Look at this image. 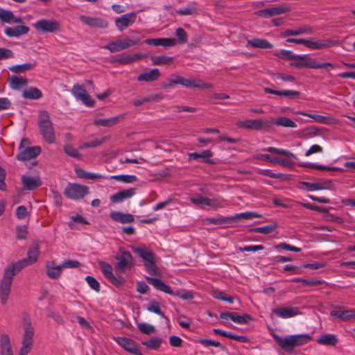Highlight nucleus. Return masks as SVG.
<instances>
[{
	"instance_id": "nucleus-29",
	"label": "nucleus",
	"mask_w": 355,
	"mask_h": 355,
	"mask_svg": "<svg viewBox=\"0 0 355 355\" xmlns=\"http://www.w3.org/2000/svg\"><path fill=\"white\" fill-rule=\"evenodd\" d=\"M46 273L47 276L53 279H56L61 275L62 267L60 265H55L54 261H48L46 263Z\"/></svg>"
},
{
	"instance_id": "nucleus-38",
	"label": "nucleus",
	"mask_w": 355,
	"mask_h": 355,
	"mask_svg": "<svg viewBox=\"0 0 355 355\" xmlns=\"http://www.w3.org/2000/svg\"><path fill=\"white\" fill-rule=\"evenodd\" d=\"M42 96V92L36 87L27 88L22 92V97L25 99H39Z\"/></svg>"
},
{
	"instance_id": "nucleus-42",
	"label": "nucleus",
	"mask_w": 355,
	"mask_h": 355,
	"mask_svg": "<svg viewBox=\"0 0 355 355\" xmlns=\"http://www.w3.org/2000/svg\"><path fill=\"white\" fill-rule=\"evenodd\" d=\"M274 123L277 126H282L284 128H295L297 127V124L293 120L284 116L277 117Z\"/></svg>"
},
{
	"instance_id": "nucleus-59",
	"label": "nucleus",
	"mask_w": 355,
	"mask_h": 355,
	"mask_svg": "<svg viewBox=\"0 0 355 355\" xmlns=\"http://www.w3.org/2000/svg\"><path fill=\"white\" fill-rule=\"evenodd\" d=\"M198 343L201 345L205 346V347H209V346H214L216 347H221L223 349H225L223 346L221 345V344L218 342L213 340L209 339H200L198 340Z\"/></svg>"
},
{
	"instance_id": "nucleus-10",
	"label": "nucleus",
	"mask_w": 355,
	"mask_h": 355,
	"mask_svg": "<svg viewBox=\"0 0 355 355\" xmlns=\"http://www.w3.org/2000/svg\"><path fill=\"white\" fill-rule=\"evenodd\" d=\"M33 26L42 33H55L60 30L61 24L56 20L41 19L33 24Z\"/></svg>"
},
{
	"instance_id": "nucleus-27",
	"label": "nucleus",
	"mask_w": 355,
	"mask_h": 355,
	"mask_svg": "<svg viewBox=\"0 0 355 355\" xmlns=\"http://www.w3.org/2000/svg\"><path fill=\"white\" fill-rule=\"evenodd\" d=\"M40 254L39 243L37 241H34L30 246L27 257L24 259L26 263L31 266L37 261Z\"/></svg>"
},
{
	"instance_id": "nucleus-64",
	"label": "nucleus",
	"mask_w": 355,
	"mask_h": 355,
	"mask_svg": "<svg viewBox=\"0 0 355 355\" xmlns=\"http://www.w3.org/2000/svg\"><path fill=\"white\" fill-rule=\"evenodd\" d=\"M176 35L180 44H185L187 42V34L182 28H178L176 30Z\"/></svg>"
},
{
	"instance_id": "nucleus-24",
	"label": "nucleus",
	"mask_w": 355,
	"mask_h": 355,
	"mask_svg": "<svg viewBox=\"0 0 355 355\" xmlns=\"http://www.w3.org/2000/svg\"><path fill=\"white\" fill-rule=\"evenodd\" d=\"M181 85L189 88L198 89H210L213 87L212 85L204 83L202 80L188 79L184 77H182Z\"/></svg>"
},
{
	"instance_id": "nucleus-25",
	"label": "nucleus",
	"mask_w": 355,
	"mask_h": 355,
	"mask_svg": "<svg viewBox=\"0 0 355 355\" xmlns=\"http://www.w3.org/2000/svg\"><path fill=\"white\" fill-rule=\"evenodd\" d=\"M125 116V114H122L107 119H97L94 121V124L96 126L112 127L123 120Z\"/></svg>"
},
{
	"instance_id": "nucleus-21",
	"label": "nucleus",
	"mask_w": 355,
	"mask_h": 355,
	"mask_svg": "<svg viewBox=\"0 0 355 355\" xmlns=\"http://www.w3.org/2000/svg\"><path fill=\"white\" fill-rule=\"evenodd\" d=\"M272 337L279 346L287 352H292L295 348L293 338L291 336H288L286 338H282L281 336L273 334Z\"/></svg>"
},
{
	"instance_id": "nucleus-35",
	"label": "nucleus",
	"mask_w": 355,
	"mask_h": 355,
	"mask_svg": "<svg viewBox=\"0 0 355 355\" xmlns=\"http://www.w3.org/2000/svg\"><path fill=\"white\" fill-rule=\"evenodd\" d=\"M1 355H13L10 338L8 335L2 334L0 338Z\"/></svg>"
},
{
	"instance_id": "nucleus-7",
	"label": "nucleus",
	"mask_w": 355,
	"mask_h": 355,
	"mask_svg": "<svg viewBox=\"0 0 355 355\" xmlns=\"http://www.w3.org/2000/svg\"><path fill=\"white\" fill-rule=\"evenodd\" d=\"M139 42L138 38L116 39L107 43L103 48L109 50L111 53H116L137 45Z\"/></svg>"
},
{
	"instance_id": "nucleus-3",
	"label": "nucleus",
	"mask_w": 355,
	"mask_h": 355,
	"mask_svg": "<svg viewBox=\"0 0 355 355\" xmlns=\"http://www.w3.org/2000/svg\"><path fill=\"white\" fill-rule=\"evenodd\" d=\"M37 123L43 139L49 144L55 143V130L47 111L42 110L40 112Z\"/></svg>"
},
{
	"instance_id": "nucleus-56",
	"label": "nucleus",
	"mask_w": 355,
	"mask_h": 355,
	"mask_svg": "<svg viewBox=\"0 0 355 355\" xmlns=\"http://www.w3.org/2000/svg\"><path fill=\"white\" fill-rule=\"evenodd\" d=\"M293 282H301L306 286H313L320 285L323 283L321 280L304 279L302 278H295L292 280Z\"/></svg>"
},
{
	"instance_id": "nucleus-5",
	"label": "nucleus",
	"mask_w": 355,
	"mask_h": 355,
	"mask_svg": "<svg viewBox=\"0 0 355 355\" xmlns=\"http://www.w3.org/2000/svg\"><path fill=\"white\" fill-rule=\"evenodd\" d=\"M302 58L293 59L294 61L291 62L290 65L296 68H309V69H324L327 71L332 70L334 68V65L331 62H317L315 61L309 55H298Z\"/></svg>"
},
{
	"instance_id": "nucleus-28",
	"label": "nucleus",
	"mask_w": 355,
	"mask_h": 355,
	"mask_svg": "<svg viewBox=\"0 0 355 355\" xmlns=\"http://www.w3.org/2000/svg\"><path fill=\"white\" fill-rule=\"evenodd\" d=\"M263 91L266 94H272L277 96H282L288 98V99H295L300 95V92L293 90H275L269 87H265Z\"/></svg>"
},
{
	"instance_id": "nucleus-17",
	"label": "nucleus",
	"mask_w": 355,
	"mask_h": 355,
	"mask_svg": "<svg viewBox=\"0 0 355 355\" xmlns=\"http://www.w3.org/2000/svg\"><path fill=\"white\" fill-rule=\"evenodd\" d=\"M137 18V14L135 12L125 14L115 19V24L119 31H123L130 26L132 25Z\"/></svg>"
},
{
	"instance_id": "nucleus-63",
	"label": "nucleus",
	"mask_w": 355,
	"mask_h": 355,
	"mask_svg": "<svg viewBox=\"0 0 355 355\" xmlns=\"http://www.w3.org/2000/svg\"><path fill=\"white\" fill-rule=\"evenodd\" d=\"M100 265L101 266V270H102V272H103V275L107 279L110 277H111L112 275H114L113 272H112V267L111 266L110 264L105 263V262H101L100 263Z\"/></svg>"
},
{
	"instance_id": "nucleus-51",
	"label": "nucleus",
	"mask_w": 355,
	"mask_h": 355,
	"mask_svg": "<svg viewBox=\"0 0 355 355\" xmlns=\"http://www.w3.org/2000/svg\"><path fill=\"white\" fill-rule=\"evenodd\" d=\"M138 329L144 334L150 335L155 332L154 326L147 323H138Z\"/></svg>"
},
{
	"instance_id": "nucleus-6",
	"label": "nucleus",
	"mask_w": 355,
	"mask_h": 355,
	"mask_svg": "<svg viewBox=\"0 0 355 355\" xmlns=\"http://www.w3.org/2000/svg\"><path fill=\"white\" fill-rule=\"evenodd\" d=\"M30 141L27 138H23L19 146V153L17 155V159L19 161L30 160L36 157L41 152L39 146H30Z\"/></svg>"
},
{
	"instance_id": "nucleus-49",
	"label": "nucleus",
	"mask_w": 355,
	"mask_h": 355,
	"mask_svg": "<svg viewBox=\"0 0 355 355\" xmlns=\"http://www.w3.org/2000/svg\"><path fill=\"white\" fill-rule=\"evenodd\" d=\"M110 180H115L125 183H132L137 180L135 175H116L110 178Z\"/></svg>"
},
{
	"instance_id": "nucleus-36",
	"label": "nucleus",
	"mask_w": 355,
	"mask_h": 355,
	"mask_svg": "<svg viewBox=\"0 0 355 355\" xmlns=\"http://www.w3.org/2000/svg\"><path fill=\"white\" fill-rule=\"evenodd\" d=\"M28 31L29 28L26 26L8 27L5 29V33L9 37H19L26 34Z\"/></svg>"
},
{
	"instance_id": "nucleus-11",
	"label": "nucleus",
	"mask_w": 355,
	"mask_h": 355,
	"mask_svg": "<svg viewBox=\"0 0 355 355\" xmlns=\"http://www.w3.org/2000/svg\"><path fill=\"white\" fill-rule=\"evenodd\" d=\"M272 124V122L262 119H249L246 121H240L236 123V125L239 128L254 130L268 129L270 128Z\"/></svg>"
},
{
	"instance_id": "nucleus-33",
	"label": "nucleus",
	"mask_w": 355,
	"mask_h": 355,
	"mask_svg": "<svg viewBox=\"0 0 355 355\" xmlns=\"http://www.w3.org/2000/svg\"><path fill=\"white\" fill-rule=\"evenodd\" d=\"M330 315L340 320H347L355 318V310H334L330 312Z\"/></svg>"
},
{
	"instance_id": "nucleus-46",
	"label": "nucleus",
	"mask_w": 355,
	"mask_h": 355,
	"mask_svg": "<svg viewBox=\"0 0 355 355\" xmlns=\"http://www.w3.org/2000/svg\"><path fill=\"white\" fill-rule=\"evenodd\" d=\"M34 66L35 64L32 63H25L23 64L11 66L9 67V69L14 73H20L31 69Z\"/></svg>"
},
{
	"instance_id": "nucleus-55",
	"label": "nucleus",
	"mask_w": 355,
	"mask_h": 355,
	"mask_svg": "<svg viewBox=\"0 0 355 355\" xmlns=\"http://www.w3.org/2000/svg\"><path fill=\"white\" fill-rule=\"evenodd\" d=\"M260 216H261V215L256 212L247 211V212H244V213L236 214L234 216H231V218H234V222L236 220V219H238V218L251 219L253 218H259Z\"/></svg>"
},
{
	"instance_id": "nucleus-22",
	"label": "nucleus",
	"mask_w": 355,
	"mask_h": 355,
	"mask_svg": "<svg viewBox=\"0 0 355 355\" xmlns=\"http://www.w3.org/2000/svg\"><path fill=\"white\" fill-rule=\"evenodd\" d=\"M21 183L26 190H33L42 185V180L39 175H22Z\"/></svg>"
},
{
	"instance_id": "nucleus-23",
	"label": "nucleus",
	"mask_w": 355,
	"mask_h": 355,
	"mask_svg": "<svg viewBox=\"0 0 355 355\" xmlns=\"http://www.w3.org/2000/svg\"><path fill=\"white\" fill-rule=\"evenodd\" d=\"M136 193V189L130 188L128 189L121 190L110 196V200L113 203H118L123 202L125 200L132 198Z\"/></svg>"
},
{
	"instance_id": "nucleus-53",
	"label": "nucleus",
	"mask_w": 355,
	"mask_h": 355,
	"mask_svg": "<svg viewBox=\"0 0 355 355\" xmlns=\"http://www.w3.org/2000/svg\"><path fill=\"white\" fill-rule=\"evenodd\" d=\"M64 152L68 155L73 158L80 159L81 155L78 152V150L74 148L70 144H65L63 148Z\"/></svg>"
},
{
	"instance_id": "nucleus-58",
	"label": "nucleus",
	"mask_w": 355,
	"mask_h": 355,
	"mask_svg": "<svg viewBox=\"0 0 355 355\" xmlns=\"http://www.w3.org/2000/svg\"><path fill=\"white\" fill-rule=\"evenodd\" d=\"M0 19L3 22L11 23L14 15L11 11L0 9Z\"/></svg>"
},
{
	"instance_id": "nucleus-2",
	"label": "nucleus",
	"mask_w": 355,
	"mask_h": 355,
	"mask_svg": "<svg viewBox=\"0 0 355 355\" xmlns=\"http://www.w3.org/2000/svg\"><path fill=\"white\" fill-rule=\"evenodd\" d=\"M22 327L24 330L22 345L18 355H27L33 348L34 336V328L27 313H24L23 316Z\"/></svg>"
},
{
	"instance_id": "nucleus-26",
	"label": "nucleus",
	"mask_w": 355,
	"mask_h": 355,
	"mask_svg": "<svg viewBox=\"0 0 355 355\" xmlns=\"http://www.w3.org/2000/svg\"><path fill=\"white\" fill-rule=\"evenodd\" d=\"M272 313L282 318H292L300 313L298 308L297 307H278L272 309Z\"/></svg>"
},
{
	"instance_id": "nucleus-40",
	"label": "nucleus",
	"mask_w": 355,
	"mask_h": 355,
	"mask_svg": "<svg viewBox=\"0 0 355 355\" xmlns=\"http://www.w3.org/2000/svg\"><path fill=\"white\" fill-rule=\"evenodd\" d=\"M147 310L150 312L155 313L163 318H165L167 321L168 318L160 310V303L155 300H150L149 304L146 307Z\"/></svg>"
},
{
	"instance_id": "nucleus-34",
	"label": "nucleus",
	"mask_w": 355,
	"mask_h": 355,
	"mask_svg": "<svg viewBox=\"0 0 355 355\" xmlns=\"http://www.w3.org/2000/svg\"><path fill=\"white\" fill-rule=\"evenodd\" d=\"M110 218L116 222L121 223H128L134 221V217L130 214H123L119 211H112L110 213Z\"/></svg>"
},
{
	"instance_id": "nucleus-32",
	"label": "nucleus",
	"mask_w": 355,
	"mask_h": 355,
	"mask_svg": "<svg viewBox=\"0 0 355 355\" xmlns=\"http://www.w3.org/2000/svg\"><path fill=\"white\" fill-rule=\"evenodd\" d=\"M145 43L148 45L173 46L176 40L173 38H151L146 40Z\"/></svg>"
},
{
	"instance_id": "nucleus-44",
	"label": "nucleus",
	"mask_w": 355,
	"mask_h": 355,
	"mask_svg": "<svg viewBox=\"0 0 355 355\" xmlns=\"http://www.w3.org/2000/svg\"><path fill=\"white\" fill-rule=\"evenodd\" d=\"M76 173L78 178L87 180H94L96 178H103V176L101 174L89 173L81 168L76 169Z\"/></svg>"
},
{
	"instance_id": "nucleus-52",
	"label": "nucleus",
	"mask_w": 355,
	"mask_h": 355,
	"mask_svg": "<svg viewBox=\"0 0 355 355\" xmlns=\"http://www.w3.org/2000/svg\"><path fill=\"white\" fill-rule=\"evenodd\" d=\"M182 79V76L173 75L171 78L168 79L167 80V82L164 83L162 84V87L164 89H166L168 87H173L175 85H178V84L181 85Z\"/></svg>"
},
{
	"instance_id": "nucleus-14",
	"label": "nucleus",
	"mask_w": 355,
	"mask_h": 355,
	"mask_svg": "<svg viewBox=\"0 0 355 355\" xmlns=\"http://www.w3.org/2000/svg\"><path fill=\"white\" fill-rule=\"evenodd\" d=\"M146 280L148 284L153 285L157 290H159L169 295H176L180 297V295H182V293L180 291L173 292L169 286L166 285L163 281L159 279L146 277Z\"/></svg>"
},
{
	"instance_id": "nucleus-13",
	"label": "nucleus",
	"mask_w": 355,
	"mask_h": 355,
	"mask_svg": "<svg viewBox=\"0 0 355 355\" xmlns=\"http://www.w3.org/2000/svg\"><path fill=\"white\" fill-rule=\"evenodd\" d=\"M291 11V8L286 5L271 7L257 11L256 14L266 18L279 15Z\"/></svg>"
},
{
	"instance_id": "nucleus-50",
	"label": "nucleus",
	"mask_w": 355,
	"mask_h": 355,
	"mask_svg": "<svg viewBox=\"0 0 355 355\" xmlns=\"http://www.w3.org/2000/svg\"><path fill=\"white\" fill-rule=\"evenodd\" d=\"M266 151L269 152V153H276L278 155H284L286 157H292L294 159L297 158V157L293 153H292L291 152H290L287 150L279 149V148H277L275 147H268L266 149Z\"/></svg>"
},
{
	"instance_id": "nucleus-20",
	"label": "nucleus",
	"mask_w": 355,
	"mask_h": 355,
	"mask_svg": "<svg viewBox=\"0 0 355 355\" xmlns=\"http://www.w3.org/2000/svg\"><path fill=\"white\" fill-rule=\"evenodd\" d=\"M220 318L221 319H231L236 323L240 324H245L248 323V321L252 320V317L249 314H244L243 315H239L236 312H222L220 314Z\"/></svg>"
},
{
	"instance_id": "nucleus-60",
	"label": "nucleus",
	"mask_w": 355,
	"mask_h": 355,
	"mask_svg": "<svg viewBox=\"0 0 355 355\" xmlns=\"http://www.w3.org/2000/svg\"><path fill=\"white\" fill-rule=\"evenodd\" d=\"M196 8L194 6H189L184 8L179 9L175 12L180 15H191L196 13Z\"/></svg>"
},
{
	"instance_id": "nucleus-19",
	"label": "nucleus",
	"mask_w": 355,
	"mask_h": 355,
	"mask_svg": "<svg viewBox=\"0 0 355 355\" xmlns=\"http://www.w3.org/2000/svg\"><path fill=\"white\" fill-rule=\"evenodd\" d=\"M338 42L337 41L331 40H315L314 38L311 37L308 39L307 46L311 49H327L333 46H337Z\"/></svg>"
},
{
	"instance_id": "nucleus-15",
	"label": "nucleus",
	"mask_w": 355,
	"mask_h": 355,
	"mask_svg": "<svg viewBox=\"0 0 355 355\" xmlns=\"http://www.w3.org/2000/svg\"><path fill=\"white\" fill-rule=\"evenodd\" d=\"M71 92L76 99L82 101L84 104L87 106H93L94 101H93L90 96L87 94L83 86L80 85H73Z\"/></svg>"
},
{
	"instance_id": "nucleus-4",
	"label": "nucleus",
	"mask_w": 355,
	"mask_h": 355,
	"mask_svg": "<svg viewBox=\"0 0 355 355\" xmlns=\"http://www.w3.org/2000/svg\"><path fill=\"white\" fill-rule=\"evenodd\" d=\"M134 252H135L144 261V265L151 275L158 276L159 272L155 262V256L151 250L146 246H131Z\"/></svg>"
},
{
	"instance_id": "nucleus-37",
	"label": "nucleus",
	"mask_w": 355,
	"mask_h": 355,
	"mask_svg": "<svg viewBox=\"0 0 355 355\" xmlns=\"http://www.w3.org/2000/svg\"><path fill=\"white\" fill-rule=\"evenodd\" d=\"M247 46L259 49H271L273 45L265 39L253 38L247 41Z\"/></svg>"
},
{
	"instance_id": "nucleus-12",
	"label": "nucleus",
	"mask_w": 355,
	"mask_h": 355,
	"mask_svg": "<svg viewBox=\"0 0 355 355\" xmlns=\"http://www.w3.org/2000/svg\"><path fill=\"white\" fill-rule=\"evenodd\" d=\"M79 19L92 28H106L108 26L107 21L101 17L80 15Z\"/></svg>"
},
{
	"instance_id": "nucleus-31",
	"label": "nucleus",
	"mask_w": 355,
	"mask_h": 355,
	"mask_svg": "<svg viewBox=\"0 0 355 355\" xmlns=\"http://www.w3.org/2000/svg\"><path fill=\"white\" fill-rule=\"evenodd\" d=\"M161 76L158 69H152L141 73L137 77V80L145 82H153L157 80Z\"/></svg>"
},
{
	"instance_id": "nucleus-30",
	"label": "nucleus",
	"mask_w": 355,
	"mask_h": 355,
	"mask_svg": "<svg viewBox=\"0 0 355 355\" xmlns=\"http://www.w3.org/2000/svg\"><path fill=\"white\" fill-rule=\"evenodd\" d=\"M316 342L321 345L335 347L338 343V339L335 334H325L320 336Z\"/></svg>"
},
{
	"instance_id": "nucleus-43",
	"label": "nucleus",
	"mask_w": 355,
	"mask_h": 355,
	"mask_svg": "<svg viewBox=\"0 0 355 355\" xmlns=\"http://www.w3.org/2000/svg\"><path fill=\"white\" fill-rule=\"evenodd\" d=\"M162 340L159 337H153L146 341L141 343V344L146 346L149 349H157L159 348L162 344Z\"/></svg>"
},
{
	"instance_id": "nucleus-47",
	"label": "nucleus",
	"mask_w": 355,
	"mask_h": 355,
	"mask_svg": "<svg viewBox=\"0 0 355 355\" xmlns=\"http://www.w3.org/2000/svg\"><path fill=\"white\" fill-rule=\"evenodd\" d=\"M154 65H164L172 62L173 58L166 55L152 56L150 58Z\"/></svg>"
},
{
	"instance_id": "nucleus-62",
	"label": "nucleus",
	"mask_w": 355,
	"mask_h": 355,
	"mask_svg": "<svg viewBox=\"0 0 355 355\" xmlns=\"http://www.w3.org/2000/svg\"><path fill=\"white\" fill-rule=\"evenodd\" d=\"M85 280L93 290L96 292L100 291V284L95 278L92 276H87Z\"/></svg>"
},
{
	"instance_id": "nucleus-54",
	"label": "nucleus",
	"mask_w": 355,
	"mask_h": 355,
	"mask_svg": "<svg viewBox=\"0 0 355 355\" xmlns=\"http://www.w3.org/2000/svg\"><path fill=\"white\" fill-rule=\"evenodd\" d=\"M306 167H309L313 169L317 170H322V171H342L343 169L338 167H329L323 165L316 164H307L305 165Z\"/></svg>"
},
{
	"instance_id": "nucleus-1",
	"label": "nucleus",
	"mask_w": 355,
	"mask_h": 355,
	"mask_svg": "<svg viewBox=\"0 0 355 355\" xmlns=\"http://www.w3.org/2000/svg\"><path fill=\"white\" fill-rule=\"evenodd\" d=\"M29 265L22 259L11 265L8 266L3 272V277L0 282V298L2 304L5 305L8 301L11 291V286L13 277L21 269Z\"/></svg>"
},
{
	"instance_id": "nucleus-18",
	"label": "nucleus",
	"mask_w": 355,
	"mask_h": 355,
	"mask_svg": "<svg viewBox=\"0 0 355 355\" xmlns=\"http://www.w3.org/2000/svg\"><path fill=\"white\" fill-rule=\"evenodd\" d=\"M115 340L125 351L135 355H142L138 348V345L134 340L125 337H117Z\"/></svg>"
},
{
	"instance_id": "nucleus-48",
	"label": "nucleus",
	"mask_w": 355,
	"mask_h": 355,
	"mask_svg": "<svg viewBox=\"0 0 355 355\" xmlns=\"http://www.w3.org/2000/svg\"><path fill=\"white\" fill-rule=\"evenodd\" d=\"M206 223H213L216 225H221L224 223H231L234 222V218L220 216L218 218H209L205 219Z\"/></svg>"
},
{
	"instance_id": "nucleus-9",
	"label": "nucleus",
	"mask_w": 355,
	"mask_h": 355,
	"mask_svg": "<svg viewBox=\"0 0 355 355\" xmlns=\"http://www.w3.org/2000/svg\"><path fill=\"white\" fill-rule=\"evenodd\" d=\"M89 188L78 184H69L64 191V195L69 199L79 200L88 193Z\"/></svg>"
},
{
	"instance_id": "nucleus-57",
	"label": "nucleus",
	"mask_w": 355,
	"mask_h": 355,
	"mask_svg": "<svg viewBox=\"0 0 355 355\" xmlns=\"http://www.w3.org/2000/svg\"><path fill=\"white\" fill-rule=\"evenodd\" d=\"M297 113L301 115L306 116L310 118H312L318 123H327V120L328 119V118L327 116H324L319 115V114H309V113H306L304 112H298Z\"/></svg>"
},
{
	"instance_id": "nucleus-39",
	"label": "nucleus",
	"mask_w": 355,
	"mask_h": 355,
	"mask_svg": "<svg viewBox=\"0 0 355 355\" xmlns=\"http://www.w3.org/2000/svg\"><path fill=\"white\" fill-rule=\"evenodd\" d=\"M277 228V224L276 223H272L270 225L263 227L251 228L249 230V232L252 233H261L263 234H268L272 233Z\"/></svg>"
},
{
	"instance_id": "nucleus-16",
	"label": "nucleus",
	"mask_w": 355,
	"mask_h": 355,
	"mask_svg": "<svg viewBox=\"0 0 355 355\" xmlns=\"http://www.w3.org/2000/svg\"><path fill=\"white\" fill-rule=\"evenodd\" d=\"M190 201L196 205L208 206L214 209L223 206L222 201L220 199H209L200 195L191 198Z\"/></svg>"
},
{
	"instance_id": "nucleus-8",
	"label": "nucleus",
	"mask_w": 355,
	"mask_h": 355,
	"mask_svg": "<svg viewBox=\"0 0 355 355\" xmlns=\"http://www.w3.org/2000/svg\"><path fill=\"white\" fill-rule=\"evenodd\" d=\"M119 252L120 254L115 257L117 260L115 268L119 272L123 273L127 268H130L133 266V258L130 252L123 248H120Z\"/></svg>"
},
{
	"instance_id": "nucleus-41",
	"label": "nucleus",
	"mask_w": 355,
	"mask_h": 355,
	"mask_svg": "<svg viewBox=\"0 0 355 355\" xmlns=\"http://www.w3.org/2000/svg\"><path fill=\"white\" fill-rule=\"evenodd\" d=\"M28 80L25 78L13 76L10 78V85L13 89H19L20 87L26 85Z\"/></svg>"
},
{
	"instance_id": "nucleus-61",
	"label": "nucleus",
	"mask_w": 355,
	"mask_h": 355,
	"mask_svg": "<svg viewBox=\"0 0 355 355\" xmlns=\"http://www.w3.org/2000/svg\"><path fill=\"white\" fill-rule=\"evenodd\" d=\"M278 57L282 59L291 60L295 58H301L298 55H293L291 51L282 50L278 54Z\"/></svg>"
},
{
	"instance_id": "nucleus-45",
	"label": "nucleus",
	"mask_w": 355,
	"mask_h": 355,
	"mask_svg": "<svg viewBox=\"0 0 355 355\" xmlns=\"http://www.w3.org/2000/svg\"><path fill=\"white\" fill-rule=\"evenodd\" d=\"M295 347L306 344L311 340V337L309 334H296L292 335Z\"/></svg>"
}]
</instances>
